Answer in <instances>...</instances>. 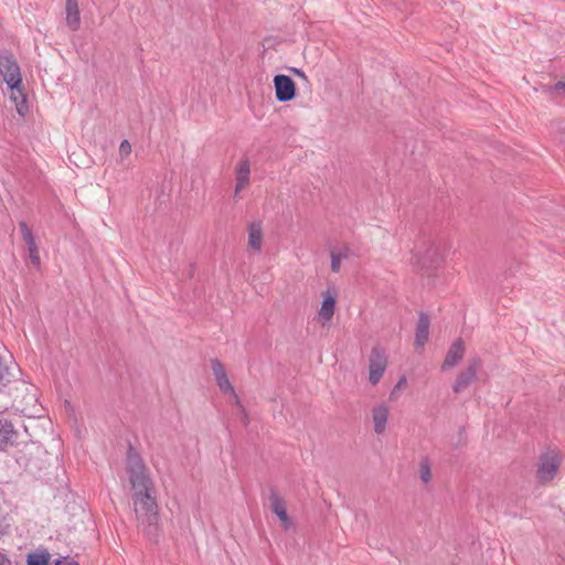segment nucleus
Returning a JSON list of instances; mask_svg holds the SVG:
<instances>
[{"label": "nucleus", "mask_w": 565, "mask_h": 565, "mask_svg": "<svg viewBox=\"0 0 565 565\" xmlns=\"http://www.w3.org/2000/svg\"><path fill=\"white\" fill-rule=\"evenodd\" d=\"M126 475L137 525L147 537L157 541L161 531L157 489L150 470L132 448L127 455Z\"/></svg>", "instance_id": "obj_1"}, {"label": "nucleus", "mask_w": 565, "mask_h": 565, "mask_svg": "<svg viewBox=\"0 0 565 565\" xmlns=\"http://www.w3.org/2000/svg\"><path fill=\"white\" fill-rule=\"evenodd\" d=\"M211 369H212V373L214 375L216 385L218 386L220 391L223 394L227 395L231 398V402L235 406H237L242 422L244 424H247L248 423L247 413H246L244 406L242 405V402H241L238 395L236 394L234 386L232 385V383L230 381V377L227 375L224 364L220 360L214 359L211 361Z\"/></svg>", "instance_id": "obj_2"}, {"label": "nucleus", "mask_w": 565, "mask_h": 565, "mask_svg": "<svg viewBox=\"0 0 565 565\" xmlns=\"http://www.w3.org/2000/svg\"><path fill=\"white\" fill-rule=\"evenodd\" d=\"M388 359L386 350L381 344L372 348L369 356V381L376 385L387 367Z\"/></svg>", "instance_id": "obj_3"}, {"label": "nucleus", "mask_w": 565, "mask_h": 565, "mask_svg": "<svg viewBox=\"0 0 565 565\" xmlns=\"http://www.w3.org/2000/svg\"><path fill=\"white\" fill-rule=\"evenodd\" d=\"M482 367V360L480 356L469 358L467 366L457 375L452 384V391L460 393L467 388L473 381L477 380V374Z\"/></svg>", "instance_id": "obj_4"}, {"label": "nucleus", "mask_w": 565, "mask_h": 565, "mask_svg": "<svg viewBox=\"0 0 565 565\" xmlns=\"http://www.w3.org/2000/svg\"><path fill=\"white\" fill-rule=\"evenodd\" d=\"M0 74L7 86L22 83L20 66L10 54H0Z\"/></svg>", "instance_id": "obj_5"}, {"label": "nucleus", "mask_w": 565, "mask_h": 565, "mask_svg": "<svg viewBox=\"0 0 565 565\" xmlns=\"http://www.w3.org/2000/svg\"><path fill=\"white\" fill-rule=\"evenodd\" d=\"M235 186L234 198L241 199L242 193L248 189L250 184V161L248 158H241L234 169Z\"/></svg>", "instance_id": "obj_6"}, {"label": "nucleus", "mask_w": 565, "mask_h": 565, "mask_svg": "<svg viewBox=\"0 0 565 565\" xmlns=\"http://www.w3.org/2000/svg\"><path fill=\"white\" fill-rule=\"evenodd\" d=\"M559 468V460L556 455L542 454L537 467L536 477L542 483H546L554 479Z\"/></svg>", "instance_id": "obj_7"}, {"label": "nucleus", "mask_w": 565, "mask_h": 565, "mask_svg": "<svg viewBox=\"0 0 565 565\" xmlns=\"http://www.w3.org/2000/svg\"><path fill=\"white\" fill-rule=\"evenodd\" d=\"M465 352L466 347L462 338L456 339L446 353V358L441 364V370L446 371L456 366L462 360Z\"/></svg>", "instance_id": "obj_8"}, {"label": "nucleus", "mask_w": 565, "mask_h": 565, "mask_svg": "<svg viewBox=\"0 0 565 565\" xmlns=\"http://www.w3.org/2000/svg\"><path fill=\"white\" fill-rule=\"evenodd\" d=\"M9 92V99L14 105L17 113L24 117L29 113V105L24 87L21 84L7 86Z\"/></svg>", "instance_id": "obj_9"}, {"label": "nucleus", "mask_w": 565, "mask_h": 565, "mask_svg": "<svg viewBox=\"0 0 565 565\" xmlns=\"http://www.w3.org/2000/svg\"><path fill=\"white\" fill-rule=\"evenodd\" d=\"M429 326L430 318L429 315L420 311L418 313V321L415 329V341L414 345L416 349L423 348L429 338Z\"/></svg>", "instance_id": "obj_10"}, {"label": "nucleus", "mask_w": 565, "mask_h": 565, "mask_svg": "<svg viewBox=\"0 0 565 565\" xmlns=\"http://www.w3.org/2000/svg\"><path fill=\"white\" fill-rule=\"evenodd\" d=\"M18 437V431L14 429L11 422L0 418V449L7 450L9 447L14 446Z\"/></svg>", "instance_id": "obj_11"}, {"label": "nucleus", "mask_w": 565, "mask_h": 565, "mask_svg": "<svg viewBox=\"0 0 565 565\" xmlns=\"http://www.w3.org/2000/svg\"><path fill=\"white\" fill-rule=\"evenodd\" d=\"M337 305V294L335 291H330L329 289L322 292V303L319 310V317L324 322H329L335 310Z\"/></svg>", "instance_id": "obj_12"}, {"label": "nucleus", "mask_w": 565, "mask_h": 565, "mask_svg": "<svg viewBox=\"0 0 565 565\" xmlns=\"http://www.w3.org/2000/svg\"><path fill=\"white\" fill-rule=\"evenodd\" d=\"M248 248L255 253H259L263 245V227L259 221H254L247 225Z\"/></svg>", "instance_id": "obj_13"}, {"label": "nucleus", "mask_w": 565, "mask_h": 565, "mask_svg": "<svg viewBox=\"0 0 565 565\" xmlns=\"http://www.w3.org/2000/svg\"><path fill=\"white\" fill-rule=\"evenodd\" d=\"M66 24L72 31L81 26V14L77 0H66L65 4Z\"/></svg>", "instance_id": "obj_14"}, {"label": "nucleus", "mask_w": 565, "mask_h": 565, "mask_svg": "<svg viewBox=\"0 0 565 565\" xmlns=\"http://www.w3.org/2000/svg\"><path fill=\"white\" fill-rule=\"evenodd\" d=\"M388 412V407L385 404H381L373 408L372 416L374 423V430L376 434H382L385 431Z\"/></svg>", "instance_id": "obj_15"}, {"label": "nucleus", "mask_w": 565, "mask_h": 565, "mask_svg": "<svg viewBox=\"0 0 565 565\" xmlns=\"http://www.w3.org/2000/svg\"><path fill=\"white\" fill-rule=\"evenodd\" d=\"M423 268H437L443 263V256L438 248L430 246L419 259Z\"/></svg>", "instance_id": "obj_16"}, {"label": "nucleus", "mask_w": 565, "mask_h": 565, "mask_svg": "<svg viewBox=\"0 0 565 565\" xmlns=\"http://www.w3.org/2000/svg\"><path fill=\"white\" fill-rule=\"evenodd\" d=\"M50 561L51 554L46 550H38L28 555L26 565H47Z\"/></svg>", "instance_id": "obj_17"}, {"label": "nucleus", "mask_w": 565, "mask_h": 565, "mask_svg": "<svg viewBox=\"0 0 565 565\" xmlns=\"http://www.w3.org/2000/svg\"><path fill=\"white\" fill-rule=\"evenodd\" d=\"M267 500L273 512L277 515L279 520L282 521V503L280 501L278 492L275 491L274 489H269Z\"/></svg>", "instance_id": "obj_18"}, {"label": "nucleus", "mask_w": 565, "mask_h": 565, "mask_svg": "<svg viewBox=\"0 0 565 565\" xmlns=\"http://www.w3.org/2000/svg\"><path fill=\"white\" fill-rule=\"evenodd\" d=\"M296 96H297V84L290 76L285 75V102H290V100L295 99Z\"/></svg>", "instance_id": "obj_19"}, {"label": "nucleus", "mask_w": 565, "mask_h": 565, "mask_svg": "<svg viewBox=\"0 0 565 565\" xmlns=\"http://www.w3.org/2000/svg\"><path fill=\"white\" fill-rule=\"evenodd\" d=\"M294 527L292 519L288 516L287 511L285 510V545L289 544V531ZM300 543L296 537H292V542L290 543V546L297 547Z\"/></svg>", "instance_id": "obj_20"}, {"label": "nucleus", "mask_w": 565, "mask_h": 565, "mask_svg": "<svg viewBox=\"0 0 565 565\" xmlns=\"http://www.w3.org/2000/svg\"><path fill=\"white\" fill-rule=\"evenodd\" d=\"M419 472H420V479L428 483L431 480V470H430V463L428 458L422 459L419 463Z\"/></svg>", "instance_id": "obj_21"}, {"label": "nucleus", "mask_w": 565, "mask_h": 565, "mask_svg": "<svg viewBox=\"0 0 565 565\" xmlns=\"http://www.w3.org/2000/svg\"><path fill=\"white\" fill-rule=\"evenodd\" d=\"M20 231L22 238L28 245V247L36 245L33 233L25 223L20 224Z\"/></svg>", "instance_id": "obj_22"}, {"label": "nucleus", "mask_w": 565, "mask_h": 565, "mask_svg": "<svg viewBox=\"0 0 565 565\" xmlns=\"http://www.w3.org/2000/svg\"><path fill=\"white\" fill-rule=\"evenodd\" d=\"M347 254L345 253H334L332 252L331 253V271L333 273H339L340 271V266H341V260L347 258Z\"/></svg>", "instance_id": "obj_23"}, {"label": "nucleus", "mask_w": 565, "mask_h": 565, "mask_svg": "<svg viewBox=\"0 0 565 565\" xmlns=\"http://www.w3.org/2000/svg\"><path fill=\"white\" fill-rule=\"evenodd\" d=\"M276 97L279 102H282V74H277L274 78Z\"/></svg>", "instance_id": "obj_24"}, {"label": "nucleus", "mask_w": 565, "mask_h": 565, "mask_svg": "<svg viewBox=\"0 0 565 565\" xmlns=\"http://www.w3.org/2000/svg\"><path fill=\"white\" fill-rule=\"evenodd\" d=\"M131 153V145L128 140H122L119 146V156L124 159Z\"/></svg>", "instance_id": "obj_25"}, {"label": "nucleus", "mask_w": 565, "mask_h": 565, "mask_svg": "<svg viewBox=\"0 0 565 565\" xmlns=\"http://www.w3.org/2000/svg\"><path fill=\"white\" fill-rule=\"evenodd\" d=\"M29 256L33 265H40L39 248L36 245L28 247Z\"/></svg>", "instance_id": "obj_26"}, {"label": "nucleus", "mask_w": 565, "mask_h": 565, "mask_svg": "<svg viewBox=\"0 0 565 565\" xmlns=\"http://www.w3.org/2000/svg\"><path fill=\"white\" fill-rule=\"evenodd\" d=\"M547 90L550 93L559 94L561 92L565 90V82L564 81H558L554 85L547 86Z\"/></svg>", "instance_id": "obj_27"}, {"label": "nucleus", "mask_w": 565, "mask_h": 565, "mask_svg": "<svg viewBox=\"0 0 565 565\" xmlns=\"http://www.w3.org/2000/svg\"><path fill=\"white\" fill-rule=\"evenodd\" d=\"M407 380L405 375H402L399 380L397 381L396 385L393 387L390 397L393 398L395 393L401 390L404 385H406Z\"/></svg>", "instance_id": "obj_28"}, {"label": "nucleus", "mask_w": 565, "mask_h": 565, "mask_svg": "<svg viewBox=\"0 0 565 565\" xmlns=\"http://www.w3.org/2000/svg\"><path fill=\"white\" fill-rule=\"evenodd\" d=\"M288 70H289L292 74H295V75H297L298 77H300V78L302 79V82H303V84H305V85H308V84H309L307 76L305 75V73H303L300 68H296V67H288Z\"/></svg>", "instance_id": "obj_29"}, {"label": "nucleus", "mask_w": 565, "mask_h": 565, "mask_svg": "<svg viewBox=\"0 0 565 565\" xmlns=\"http://www.w3.org/2000/svg\"><path fill=\"white\" fill-rule=\"evenodd\" d=\"M55 565H79L76 561L65 558V559H56Z\"/></svg>", "instance_id": "obj_30"}, {"label": "nucleus", "mask_w": 565, "mask_h": 565, "mask_svg": "<svg viewBox=\"0 0 565 565\" xmlns=\"http://www.w3.org/2000/svg\"><path fill=\"white\" fill-rule=\"evenodd\" d=\"M0 565H11L10 558L3 553H0Z\"/></svg>", "instance_id": "obj_31"}, {"label": "nucleus", "mask_w": 565, "mask_h": 565, "mask_svg": "<svg viewBox=\"0 0 565 565\" xmlns=\"http://www.w3.org/2000/svg\"><path fill=\"white\" fill-rule=\"evenodd\" d=\"M562 141L565 143V134H564V137H563Z\"/></svg>", "instance_id": "obj_32"}]
</instances>
